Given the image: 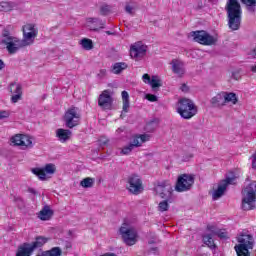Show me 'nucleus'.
<instances>
[{"mask_svg": "<svg viewBox=\"0 0 256 256\" xmlns=\"http://www.w3.org/2000/svg\"><path fill=\"white\" fill-rule=\"evenodd\" d=\"M154 191L161 199H167V201H171L173 197V186L169 180L158 181L154 187Z\"/></svg>", "mask_w": 256, "mask_h": 256, "instance_id": "0eeeda50", "label": "nucleus"}, {"mask_svg": "<svg viewBox=\"0 0 256 256\" xmlns=\"http://www.w3.org/2000/svg\"><path fill=\"white\" fill-rule=\"evenodd\" d=\"M244 5H247V10L250 13H255L256 0H240Z\"/></svg>", "mask_w": 256, "mask_h": 256, "instance_id": "f704fd0d", "label": "nucleus"}, {"mask_svg": "<svg viewBox=\"0 0 256 256\" xmlns=\"http://www.w3.org/2000/svg\"><path fill=\"white\" fill-rule=\"evenodd\" d=\"M147 141H151V134H135L132 136V141L129 145L124 146L121 150V155H129L135 147H141L143 143H147Z\"/></svg>", "mask_w": 256, "mask_h": 256, "instance_id": "39448f33", "label": "nucleus"}, {"mask_svg": "<svg viewBox=\"0 0 256 256\" xmlns=\"http://www.w3.org/2000/svg\"><path fill=\"white\" fill-rule=\"evenodd\" d=\"M2 36H3L4 38H5V37H11V36L9 35V30H3Z\"/></svg>", "mask_w": 256, "mask_h": 256, "instance_id": "3c124183", "label": "nucleus"}, {"mask_svg": "<svg viewBox=\"0 0 256 256\" xmlns=\"http://www.w3.org/2000/svg\"><path fill=\"white\" fill-rule=\"evenodd\" d=\"M252 73H256V65L251 67Z\"/></svg>", "mask_w": 256, "mask_h": 256, "instance_id": "4d7b16f0", "label": "nucleus"}, {"mask_svg": "<svg viewBox=\"0 0 256 256\" xmlns=\"http://www.w3.org/2000/svg\"><path fill=\"white\" fill-rule=\"evenodd\" d=\"M64 121L69 129L77 127V125H79V121H81V110H79L78 107L72 106L68 111H66Z\"/></svg>", "mask_w": 256, "mask_h": 256, "instance_id": "1a4fd4ad", "label": "nucleus"}, {"mask_svg": "<svg viewBox=\"0 0 256 256\" xmlns=\"http://www.w3.org/2000/svg\"><path fill=\"white\" fill-rule=\"evenodd\" d=\"M86 27L90 29V31H99V29H105V21L100 18H87Z\"/></svg>", "mask_w": 256, "mask_h": 256, "instance_id": "a211bd4d", "label": "nucleus"}, {"mask_svg": "<svg viewBox=\"0 0 256 256\" xmlns=\"http://www.w3.org/2000/svg\"><path fill=\"white\" fill-rule=\"evenodd\" d=\"M146 99L147 101H151L152 103H155V101H157V96H155L154 94H147Z\"/></svg>", "mask_w": 256, "mask_h": 256, "instance_id": "79ce46f5", "label": "nucleus"}, {"mask_svg": "<svg viewBox=\"0 0 256 256\" xmlns=\"http://www.w3.org/2000/svg\"><path fill=\"white\" fill-rule=\"evenodd\" d=\"M53 217V210H51V207L44 206L41 211L38 213V218H40L41 221H49Z\"/></svg>", "mask_w": 256, "mask_h": 256, "instance_id": "b1692460", "label": "nucleus"}, {"mask_svg": "<svg viewBox=\"0 0 256 256\" xmlns=\"http://www.w3.org/2000/svg\"><path fill=\"white\" fill-rule=\"evenodd\" d=\"M107 35H113V33H111V31H106Z\"/></svg>", "mask_w": 256, "mask_h": 256, "instance_id": "13d9d810", "label": "nucleus"}, {"mask_svg": "<svg viewBox=\"0 0 256 256\" xmlns=\"http://www.w3.org/2000/svg\"><path fill=\"white\" fill-rule=\"evenodd\" d=\"M190 35L191 37H194V41L200 43V45H215V43H217V37H214L203 30L193 31Z\"/></svg>", "mask_w": 256, "mask_h": 256, "instance_id": "4468645a", "label": "nucleus"}, {"mask_svg": "<svg viewBox=\"0 0 256 256\" xmlns=\"http://www.w3.org/2000/svg\"><path fill=\"white\" fill-rule=\"evenodd\" d=\"M238 245H244L245 249H253L255 246V240L253 239V236L246 234L241 235L238 237Z\"/></svg>", "mask_w": 256, "mask_h": 256, "instance_id": "aec40b11", "label": "nucleus"}, {"mask_svg": "<svg viewBox=\"0 0 256 256\" xmlns=\"http://www.w3.org/2000/svg\"><path fill=\"white\" fill-rule=\"evenodd\" d=\"M120 235L126 245L130 247L137 243V230L127 223H123L119 229Z\"/></svg>", "mask_w": 256, "mask_h": 256, "instance_id": "6e6552de", "label": "nucleus"}, {"mask_svg": "<svg viewBox=\"0 0 256 256\" xmlns=\"http://www.w3.org/2000/svg\"><path fill=\"white\" fill-rule=\"evenodd\" d=\"M181 91H187V85H186V84H183V85H182Z\"/></svg>", "mask_w": 256, "mask_h": 256, "instance_id": "5fc2aeb1", "label": "nucleus"}, {"mask_svg": "<svg viewBox=\"0 0 256 256\" xmlns=\"http://www.w3.org/2000/svg\"><path fill=\"white\" fill-rule=\"evenodd\" d=\"M172 65V72L179 77L185 75V64L181 60L173 59L170 63Z\"/></svg>", "mask_w": 256, "mask_h": 256, "instance_id": "6ab92c4d", "label": "nucleus"}, {"mask_svg": "<svg viewBox=\"0 0 256 256\" xmlns=\"http://www.w3.org/2000/svg\"><path fill=\"white\" fill-rule=\"evenodd\" d=\"M107 74V70L102 69L100 70V73L98 74L99 77H105V75Z\"/></svg>", "mask_w": 256, "mask_h": 256, "instance_id": "09e8293b", "label": "nucleus"}, {"mask_svg": "<svg viewBox=\"0 0 256 256\" xmlns=\"http://www.w3.org/2000/svg\"><path fill=\"white\" fill-rule=\"evenodd\" d=\"M193 183H195V178L193 175L182 174L177 179L175 190L178 193L189 191L191 187H193Z\"/></svg>", "mask_w": 256, "mask_h": 256, "instance_id": "f8f14e48", "label": "nucleus"}, {"mask_svg": "<svg viewBox=\"0 0 256 256\" xmlns=\"http://www.w3.org/2000/svg\"><path fill=\"white\" fill-rule=\"evenodd\" d=\"M3 67H5V63L3 62V60H0V71L1 69H3Z\"/></svg>", "mask_w": 256, "mask_h": 256, "instance_id": "864d4df0", "label": "nucleus"}, {"mask_svg": "<svg viewBox=\"0 0 256 256\" xmlns=\"http://www.w3.org/2000/svg\"><path fill=\"white\" fill-rule=\"evenodd\" d=\"M232 77L233 79H236V81H239V79H241V76H239V73H233Z\"/></svg>", "mask_w": 256, "mask_h": 256, "instance_id": "8fccbe9b", "label": "nucleus"}, {"mask_svg": "<svg viewBox=\"0 0 256 256\" xmlns=\"http://www.w3.org/2000/svg\"><path fill=\"white\" fill-rule=\"evenodd\" d=\"M242 209L251 211L256 209V181L250 183L242 190Z\"/></svg>", "mask_w": 256, "mask_h": 256, "instance_id": "f03ea898", "label": "nucleus"}, {"mask_svg": "<svg viewBox=\"0 0 256 256\" xmlns=\"http://www.w3.org/2000/svg\"><path fill=\"white\" fill-rule=\"evenodd\" d=\"M28 193H32V195H37V190L33 188H28Z\"/></svg>", "mask_w": 256, "mask_h": 256, "instance_id": "603ef678", "label": "nucleus"}, {"mask_svg": "<svg viewBox=\"0 0 256 256\" xmlns=\"http://www.w3.org/2000/svg\"><path fill=\"white\" fill-rule=\"evenodd\" d=\"M208 229H211V227L208 226Z\"/></svg>", "mask_w": 256, "mask_h": 256, "instance_id": "bf43d9fd", "label": "nucleus"}, {"mask_svg": "<svg viewBox=\"0 0 256 256\" xmlns=\"http://www.w3.org/2000/svg\"><path fill=\"white\" fill-rule=\"evenodd\" d=\"M94 183H95V179L94 178L87 177V178H84L80 182V185H81V187H84L85 189H89V188L93 187Z\"/></svg>", "mask_w": 256, "mask_h": 256, "instance_id": "72a5a7b5", "label": "nucleus"}, {"mask_svg": "<svg viewBox=\"0 0 256 256\" xmlns=\"http://www.w3.org/2000/svg\"><path fill=\"white\" fill-rule=\"evenodd\" d=\"M149 85H151L152 89H157V87H161L163 84L161 83V79L157 76H152Z\"/></svg>", "mask_w": 256, "mask_h": 256, "instance_id": "e433bc0d", "label": "nucleus"}, {"mask_svg": "<svg viewBox=\"0 0 256 256\" xmlns=\"http://www.w3.org/2000/svg\"><path fill=\"white\" fill-rule=\"evenodd\" d=\"M157 123H159V120H153L149 122L150 127H157Z\"/></svg>", "mask_w": 256, "mask_h": 256, "instance_id": "de8ad7c7", "label": "nucleus"}, {"mask_svg": "<svg viewBox=\"0 0 256 256\" xmlns=\"http://www.w3.org/2000/svg\"><path fill=\"white\" fill-rule=\"evenodd\" d=\"M122 102H123V107L122 111L123 113H129V93L127 91H122Z\"/></svg>", "mask_w": 256, "mask_h": 256, "instance_id": "bb28decb", "label": "nucleus"}, {"mask_svg": "<svg viewBox=\"0 0 256 256\" xmlns=\"http://www.w3.org/2000/svg\"><path fill=\"white\" fill-rule=\"evenodd\" d=\"M10 141H11L12 145L17 146V147H22V145H23V134H16L15 136H13L11 138Z\"/></svg>", "mask_w": 256, "mask_h": 256, "instance_id": "473e14b6", "label": "nucleus"}, {"mask_svg": "<svg viewBox=\"0 0 256 256\" xmlns=\"http://www.w3.org/2000/svg\"><path fill=\"white\" fill-rule=\"evenodd\" d=\"M239 102V98H237V94L233 92H224V105L227 103H232V105H237Z\"/></svg>", "mask_w": 256, "mask_h": 256, "instance_id": "393cba45", "label": "nucleus"}, {"mask_svg": "<svg viewBox=\"0 0 256 256\" xmlns=\"http://www.w3.org/2000/svg\"><path fill=\"white\" fill-rule=\"evenodd\" d=\"M252 169H256V153L252 155Z\"/></svg>", "mask_w": 256, "mask_h": 256, "instance_id": "49530a36", "label": "nucleus"}, {"mask_svg": "<svg viewBox=\"0 0 256 256\" xmlns=\"http://www.w3.org/2000/svg\"><path fill=\"white\" fill-rule=\"evenodd\" d=\"M127 189L132 195H141L143 193V181L137 174H131L127 180Z\"/></svg>", "mask_w": 256, "mask_h": 256, "instance_id": "9b49d317", "label": "nucleus"}, {"mask_svg": "<svg viewBox=\"0 0 256 256\" xmlns=\"http://www.w3.org/2000/svg\"><path fill=\"white\" fill-rule=\"evenodd\" d=\"M211 106L216 108L225 107V92H219L210 100Z\"/></svg>", "mask_w": 256, "mask_h": 256, "instance_id": "412c9836", "label": "nucleus"}, {"mask_svg": "<svg viewBox=\"0 0 256 256\" xmlns=\"http://www.w3.org/2000/svg\"><path fill=\"white\" fill-rule=\"evenodd\" d=\"M23 31V39L19 40L20 48L28 47L29 45H33L35 43V38L39 31L36 29L33 24H26L22 28Z\"/></svg>", "mask_w": 256, "mask_h": 256, "instance_id": "423d86ee", "label": "nucleus"}, {"mask_svg": "<svg viewBox=\"0 0 256 256\" xmlns=\"http://www.w3.org/2000/svg\"><path fill=\"white\" fill-rule=\"evenodd\" d=\"M142 79H143L144 83H151V76H149V74H144L142 76Z\"/></svg>", "mask_w": 256, "mask_h": 256, "instance_id": "a18cd8bd", "label": "nucleus"}, {"mask_svg": "<svg viewBox=\"0 0 256 256\" xmlns=\"http://www.w3.org/2000/svg\"><path fill=\"white\" fill-rule=\"evenodd\" d=\"M125 11H126V13H128V15H134L135 7L133 5H131L130 3H127L125 5Z\"/></svg>", "mask_w": 256, "mask_h": 256, "instance_id": "ea45409f", "label": "nucleus"}, {"mask_svg": "<svg viewBox=\"0 0 256 256\" xmlns=\"http://www.w3.org/2000/svg\"><path fill=\"white\" fill-rule=\"evenodd\" d=\"M49 241V238L38 236L32 244L24 243L18 248L16 256H31L34 249H39Z\"/></svg>", "mask_w": 256, "mask_h": 256, "instance_id": "20e7f679", "label": "nucleus"}, {"mask_svg": "<svg viewBox=\"0 0 256 256\" xmlns=\"http://www.w3.org/2000/svg\"><path fill=\"white\" fill-rule=\"evenodd\" d=\"M234 249L238 256H251V252L245 248V245H236Z\"/></svg>", "mask_w": 256, "mask_h": 256, "instance_id": "7c9ffc66", "label": "nucleus"}, {"mask_svg": "<svg viewBox=\"0 0 256 256\" xmlns=\"http://www.w3.org/2000/svg\"><path fill=\"white\" fill-rule=\"evenodd\" d=\"M22 147L33 149V138L29 135L22 134Z\"/></svg>", "mask_w": 256, "mask_h": 256, "instance_id": "c85d7f7f", "label": "nucleus"}, {"mask_svg": "<svg viewBox=\"0 0 256 256\" xmlns=\"http://www.w3.org/2000/svg\"><path fill=\"white\" fill-rule=\"evenodd\" d=\"M80 45H82L83 49H85V51H91V49H93V40L89 39V38H83L80 41Z\"/></svg>", "mask_w": 256, "mask_h": 256, "instance_id": "2f4dec72", "label": "nucleus"}, {"mask_svg": "<svg viewBox=\"0 0 256 256\" xmlns=\"http://www.w3.org/2000/svg\"><path fill=\"white\" fill-rule=\"evenodd\" d=\"M71 135H73V133L69 129H58L56 131V137H58L60 143H67V141L71 139Z\"/></svg>", "mask_w": 256, "mask_h": 256, "instance_id": "4be33fe9", "label": "nucleus"}, {"mask_svg": "<svg viewBox=\"0 0 256 256\" xmlns=\"http://www.w3.org/2000/svg\"><path fill=\"white\" fill-rule=\"evenodd\" d=\"M145 55H147V45L143 44V42L138 41L130 45L131 59H135L136 61H141V59H143Z\"/></svg>", "mask_w": 256, "mask_h": 256, "instance_id": "2eb2a0df", "label": "nucleus"}, {"mask_svg": "<svg viewBox=\"0 0 256 256\" xmlns=\"http://www.w3.org/2000/svg\"><path fill=\"white\" fill-rule=\"evenodd\" d=\"M169 203H171V199L170 200L165 199L161 201L158 205V211H160L161 213L165 211H169Z\"/></svg>", "mask_w": 256, "mask_h": 256, "instance_id": "c9c22d12", "label": "nucleus"}, {"mask_svg": "<svg viewBox=\"0 0 256 256\" xmlns=\"http://www.w3.org/2000/svg\"><path fill=\"white\" fill-rule=\"evenodd\" d=\"M63 255V250L60 247H53L48 251H43L40 255L37 256H61Z\"/></svg>", "mask_w": 256, "mask_h": 256, "instance_id": "a878e982", "label": "nucleus"}, {"mask_svg": "<svg viewBox=\"0 0 256 256\" xmlns=\"http://www.w3.org/2000/svg\"><path fill=\"white\" fill-rule=\"evenodd\" d=\"M176 109L182 119H191L197 115V107L191 99H180Z\"/></svg>", "mask_w": 256, "mask_h": 256, "instance_id": "7ed1b4c3", "label": "nucleus"}, {"mask_svg": "<svg viewBox=\"0 0 256 256\" xmlns=\"http://www.w3.org/2000/svg\"><path fill=\"white\" fill-rule=\"evenodd\" d=\"M203 242L207 245L210 249H215L217 247L215 245V241L213 240V234H205L203 236Z\"/></svg>", "mask_w": 256, "mask_h": 256, "instance_id": "c756f323", "label": "nucleus"}, {"mask_svg": "<svg viewBox=\"0 0 256 256\" xmlns=\"http://www.w3.org/2000/svg\"><path fill=\"white\" fill-rule=\"evenodd\" d=\"M214 235H217V237H219L220 239H227V232L225 231H217V232H214Z\"/></svg>", "mask_w": 256, "mask_h": 256, "instance_id": "a19ab883", "label": "nucleus"}, {"mask_svg": "<svg viewBox=\"0 0 256 256\" xmlns=\"http://www.w3.org/2000/svg\"><path fill=\"white\" fill-rule=\"evenodd\" d=\"M0 11L7 13L9 11H13V5L9 2H1L0 3Z\"/></svg>", "mask_w": 256, "mask_h": 256, "instance_id": "4c0bfd02", "label": "nucleus"}, {"mask_svg": "<svg viewBox=\"0 0 256 256\" xmlns=\"http://www.w3.org/2000/svg\"><path fill=\"white\" fill-rule=\"evenodd\" d=\"M9 117V112L0 110V119H7Z\"/></svg>", "mask_w": 256, "mask_h": 256, "instance_id": "c03bdc74", "label": "nucleus"}, {"mask_svg": "<svg viewBox=\"0 0 256 256\" xmlns=\"http://www.w3.org/2000/svg\"><path fill=\"white\" fill-rule=\"evenodd\" d=\"M236 179L237 177H235V174L233 173H231V176H226V179L222 180L219 183L218 188L213 192L212 199L214 201H217V199H221V197L225 195V191H227V187H229V185H234Z\"/></svg>", "mask_w": 256, "mask_h": 256, "instance_id": "9d476101", "label": "nucleus"}, {"mask_svg": "<svg viewBox=\"0 0 256 256\" xmlns=\"http://www.w3.org/2000/svg\"><path fill=\"white\" fill-rule=\"evenodd\" d=\"M10 91H11V93H14V95L11 98L12 103H17V101H19V99H21V95H23L21 85L20 84H11Z\"/></svg>", "mask_w": 256, "mask_h": 256, "instance_id": "5701e85b", "label": "nucleus"}, {"mask_svg": "<svg viewBox=\"0 0 256 256\" xmlns=\"http://www.w3.org/2000/svg\"><path fill=\"white\" fill-rule=\"evenodd\" d=\"M127 67H128L127 63L117 62L112 67V73H114L115 75H119V73H121V71H125Z\"/></svg>", "mask_w": 256, "mask_h": 256, "instance_id": "cd10ccee", "label": "nucleus"}, {"mask_svg": "<svg viewBox=\"0 0 256 256\" xmlns=\"http://www.w3.org/2000/svg\"><path fill=\"white\" fill-rule=\"evenodd\" d=\"M111 13V6L110 5H102L100 7V15H103L104 17H107L108 14Z\"/></svg>", "mask_w": 256, "mask_h": 256, "instance_id": "58836bf2", "label": "nucleus"}, {"mask_svg": "<svg viewBox=\"0 0 256 256\" xmlns=\"http://www.w3.org/2000/svg\"><path fill=\"white\" fill-rule=\"evenodd\" d=\"M113 92L111 90H104L98 97V107L102 111H111L113 109Z\"/></svg>", "mask_w": 256, "mask_h": 256, "instance_id": "ddd939ff", "label": "nucleus"}, {"mask_svg": "<svg viewBox=\"0 0 256 256\" xmlns=\"http://www.w3.org/2000/svg\"><path fill=\"white\" fill-rule=\"evenodd\" d=\"M57 168L55 167V164H46L44 168H34L32 169V173L36 175L40 181L47 180V175H53L55 174V171Z\"/></svg>", "mask_w": 256, "mask_h": 256, "instance_id": "dca6fc26", "label": "nucleus"}, {"mask_svg": "<svg viewBox=\"0 0 256 256\" xmlns=\"http://www.w3.org/2000/svg\"><path fill=\"white\" fill-rule=\"evenodd\" d=\"M107 143H109V139H107V138L104 137V136L100 137V139H99V144H100L101 146L107 145Z\"/></svg>", "mask_w": 256, "mask_h": 256, "instance_id": "37998d69", "label": "nucleus"}, {"mask_svg": "<svg viewBox=\"0 0 256 256\" xmlns=\"http://www.w3.org/2000/svg\"><path fill=\"white\" fill-rule=\"evenodd\" d=\"M225 11L227 13L229 29H231V31H239L241 28V15H243L239 0H228Z\"/></svg>", "mask_w": 256, "mask_h": 256, "instance_id": "f257e3e1", "label": "nucleus"}, {"mask_svg": "<svg viewBox=\"0 0 256 256\" xmlns=\"http://www.w3.org/2000/svg\"><path fill=\"white\" fill-rule=\"evenodd\" d=\"M252 56L256 59V48L252 51Z\"/></svg>", "mask_w": 256, "mask_h": 256, "instance_id": "6e6d98bb", "label": "nucleus"}, {"mask_svg": "<svg viewBox=\"0 0 256 256\" xmlns=\"http://www.w3.org/2000/svg\"><path fill=\"white\" fill-rule=\"evenodd\" d=\"M1 43L6 45V49L11 55L15 54L17 50L21 49L19 39L12 36L5 37L2 39Z\"/></svg>", "mask_w": 256, "mask_h": 256, "instance_id": "f3484780", "label": "nucleus"}]
</instances>
